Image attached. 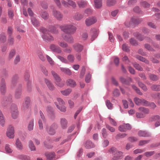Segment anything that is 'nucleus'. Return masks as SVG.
I'll list each match as a JSON object with an SVG mask.
<instances>
[{"label":"nucleus","instance_id":"nucleus-1","mask_svg":"<svg viewBox=\"0 0 160 160\" xmlns=\"http://www.w3.org/2000/svg\"><path fill=\"white\" fill-rule=\"evenodd\" d=\"M59 27L62 31L68 34H74L77 30L76 27L70 24L61 25Z\"/></svg>","mask_w":160,"mask_h":160},{"label":"nucleus","instance_id":"nucleus-2","mask_svg":"<svg viewBox=\"0 0 160 160\" xmlns=\"http://www.w3.org/2000/svg\"><path fill=\"white\" fill-rule=\"evenodd\" d=\"M108 152L113 154V157L112 159L113 160H118L122 157V152L118 151L114 147L111 148Z\"/></svg>","mask_w":160,"mask_h":160},{"label":"nucleus","instance_id":"nucleus-3","mask_svg":"<svg viewBox=\"0 0 160 160\" xmlns=\"http://www.w3.org/2000/svg\"><path fill=\"white\" fill-rule=\"evenodd\" d=\"M51 73L55 79V83L56 85L60 87H62L64 86V83L61 81V80L59 76L54 71H52Z\"/></svg>","mask_w":160,"mask_h":160},{"label":"nucleus","instance_id":"nucleus-4","mask_svg":"<svg viewBox=\"0 0 160 160\" xmlns=\"http://www.w3.org/2000/svg\"><path fill=\"white\" fill-rule=\"evenodd\" d=\"M57 99L59 104L58 105L57 104V102H55L57 108L61 111L65 112L66 111V108L64 106V102L61 98H58Z\"/></svg>","mask_w":160,"mask_h":160},{"label":"nucleus","instance_id":"nucleus-5","mask_svg":"<svg viewBox=\"0 0 160 160\" xmlns=\"http://www.w3.org/2000/svg\"><path fill=\"white\" fill-rule=\"evenodd\" d=\"M11 113L13 119L17 118L18 116V111L17 105L14 104H12L11 108Z\"/></svg>","mask_w":160,"mask_h":160},{"label":"nucleus","instance_id":"nucleus-6","mask_svg":"<svg viewBox=\"0 0 160 160\" xmlns=\"http://www.w3.org/2000/svg\"><path fill=\"white\" fill-rule=\"evenodd\" d=\"M141 21V19L133 17L131 18V21L129 23L128 21H126L125 22V24L127 27H129L133 24L137 25L139 24Z\"/></svg>","mask_w":160,"mask_h":160},{"label":"nucleus","instance_id":"nucleus-7","mask_svg":"<svg viewBox=\"0 0 160 160\" xmlns=\"http://www.w3.org/2000/svg\"><path fill=\"white\" fill-rule=\"evenodd\" d=\"M40 118L39 119L38 123L39 126V128L40 130H42L43 128V123H44L46 122V120L45 117L41 111L39 112Z\"/></svg>","mask_w":160,"mask_h":160},{"label":"nucleus","instance_id":"nucleus-8","mask_svg":"<svg viewBox=\"0 0 160 160\" xmlns=\"http://www.w3.org/2000/svg\"><path fill=\"white\" fill-rule=\"evenodd\" d=\"M7 87L4 78L1 79L0 85V92L2 95H4L6 92Z\"/></svg>","mask_w":160,"mask_h":160},{"label":"nucleus","instance_id":"nucleus-9","mask_svg":"<svg viewBox=\"0 0 160 160\" xmlns=\"http://www.w3.org/2000/svg\"><path fill=\"white\" fill-rule=\"evenodd\" d=\"M30 102V98H29L27 97L25 98L22 107V109L23 111H25L28 109Z\"/></svg>","mask_w":160,"mask_h":160},{"label":"nucleus","instance_id":"nucleus-10","mask_svg":"<svg viewBox=\"0 0 160 160\" xmlns=\"http://www.w3.org/2000/svg\"><path fill=\"white\" fill-rule=\"evenodd\" d=\"M131 128V127L128 123L123 124L118 127V130L121 132H125L127 130H130Z\"/></svg>","mask_w":160,"mask_h":160},{"label":"nucleus","instance_id":"nucleus-11","mask_svg":"<svg viewBox=\"0 0 160 160\" xmlns=\"http://www.w3.org/2000/svg\"><path fill=\"white\" fill-rule=\"evenodd\" d=\"M52 15L58 20L61 21L63 18V14L59 11L56 10H53L52 11Z\"/></svg>","mask_w":160,"mask_h":160},{"label":"nucleus","instance_id":"nucleus-12","mask_svg":"<svg viewBox=\"0 0 160 160\" xmlns=\"http://www.w3.org/2000/svg\"><path fill=\"white\" fill-rule=\"evenodd\" d=\"M6 134L7 136L10 138H14V129L13 127L10 126L8 127Z\"/></svg>","mask_w":160,"mask_h":160},{"label":"nucleus","instance_id":"nucleus-13","mask_svg":"<svg viewBox=\"0 0 160 160\" xmlns=\"http://www.w3.org/2000/svg\"><path fill=\"white\" fill-rule=\"evenodd\" d=\"M134 101L135 104L138 106L141 105L145 106L148 105V101L144 99H140L137 98H134Z\"/></svg>","mask_w":160,"mask_h":160},{"label":"nucleus","instance_id":"nucleus-14","mask_svg":"<svg viewBox=\"0 0 160 160\" xmlns=\"http://www.w3.org/2000/svg\"><path fill=\"white\" fill-rule=\"evenodd\" d=\"M97 21L96 17H89L85 20V23L88 26H90L95 23Z\"/></svg>","mask_w":160,"mask_h":160},{"label":"nucleus","instance_id":"nucleus-15","mask_svg":"<svg viewBox=\"0 0 160 160\" xmlns=\"http://www.w3.org/2000/svg\"><path fill=\"white\" fill-rule=\"evenodd\" d=\"M50 49L53 52L58 53H61L62 52L61 48L59 46L54 44L50 45Z\"/></svg>","mask_w":160,"mask_h":160},{"label":"nucleus","instance_id":"nucleus-16","mask_svg":"<svg viewBox=\"0 0 160 160\" xmlns=\"http://www.w3.org/2000/svg\"><path fill=\"white\" fill-rule=\"evenodd\" d=\"M90 32L92 35L91 39L92 41H93L97 38L98 36V30L94 28H92L90 30Z\"/></svg>","mask_w":160,"mask_h":160},{"label":"nucleus","instance_id":"nucleus-17","mask_svg":"<svg viewBox=\"0 0 160 160\" xmlns=\"http://www.w3.org/2000/svg\"><path fill=\"white\" fill-rule=\"evenodd\" d=\"M29 74L28 72H26L25 73L24 78L26 81H27V89L29 91L31 89V82L29 80Z\"/></svg>","mask_w":160,"mask_h":160},{"label":"nucleus","instance_id":"nucleus-18","mask_svg":"<svg viewBox=\"0 0 160 160\" xmlns=\"http://www.w3.org/2000/svg\"><path fill=\"white\" fill-rule=\"evenodd\" d=\"M45 154L47 159L48 160H51L53 159L56 160L59 158L58 157L56 158L55 154L54 152H46L45 153Z\"/></svg>","mask_w":160,"mask_h":160},{"label":"nucleus","instance_id":"nucleus-19","mask_svg":"<svg viewBox=\"0 0 160 160\" xmlns=\"http://www.w3.org/2000/svg\"><path fill=\"white\" fill-rule=\"evenodd\" d=\"M60 124L62 129H66L67 127L68 121L64 118H62L60 120Z\"/></svg>","mask_w":160,"mask_h":160},{"label":"nucleus","instance_id":"nucleus-20","mask_svg":"<svg viewBox=\"0 0 160 160\" xmlns=\"http://www.w3.org/2000/svg\"><path fill=\"white\" fill-rule=\"evenodd\" d=\"M42 37L43 39L46 41L50 42L54 40L53 37L50 35L42 34Z\"/></svg>","mask_w":160,"mask_h":160},{"label":"nucleus","instance_id":"nucleus-21","mask_svg":"<svg viewBox=\"0 0 160 160\" xmlns=\"http://www.w3.org/2000/svg\"><path fill=\"white\" fill-rule=\"evenodd\" d=\"M138 135L142 137H149L151 136V134L146 131L140 130L138 131Z\"/></svg>","mask_w":160,"mask_h":160},{"label":"nucleus","instance_id":"nucleus-22","mask_svg":"<svg viewBox=\"0 0 160 160\" xmlns=\"http://www.w3.org/2000/svg\"><path fill=\"white\" fill-rule=\"evenodd\" d=\"M120 80L122 83L126 84H128L132 82L131 79L129 77L125 79L122 77H121L120 78Z\"/></svg>","mask_w":160,"mask_h":160},{"label":"nucleus","instance_id":"nucleus-23","mask_svg":"<svg viewBox=\"0 0 160 160\" xmlns=\"http://www.w3.org/2000/svg\"><path fill=\"white\" fill-rule=\"evenodd\" d=\"M62 37L64 40L68 43H72L73 42V39L72 36L67 37L66 35L64 34L62 35Z\"/></svg>","mask_w":160,"mask_h":160},{"label":"nucleus","instance_id":"nucleus-24","mask_svg":"<svg viewBox=\"0 0 160 160\" xmlns=\"http://www.w3.org/2000/svg\"><path fill=\"white\" fill-rule=\"evenodd\" d=\"M56 26H58V25L55 26H51L48 28V31L53 33L56 34L58 33V30L56 28Z\"/></svg>","mask_w":160,"mask_h":160},{"label":"nucleus","instance_id":"nucleus-25","mask_svg":"<svg viewBox=\"0 0 160 160\" xmlns=\"http://www.w3.org/2000/svg\"><path fill=\"white\" fill-rule=\"evenodd\" d=\"M73 47L74 49L78 52H81L83 49L82 46L78 43H76L73 45Z\"/></svg>","mask_w":160,"mask_h":160},{"label":"nucleus","instance_id":"nucleus-26","mask_svg":"<svg viewBox=\"0 0 160 160\" xmlns=\"http://www.w3.org/2000/svg\"><path fill=\"white\" fill-rule=\"evenodd\" d=\"M21 86L20 85L19 87L16 89L15 91V97L17 99L21 98Z\"/></svg>","mask_w":160,"mask_h":160},{"label":"nucleus","instance_id":"nucleus-27","mask_svg":"<svg viewBox=\"0 0 160 160\" xmlns=\"http://www.w3.org/2000/svg\"><path fill=\"white\" fill-rule=\"evenodd\" d=\"M84 146L86 148H91L95 146L94 144L90 140L87 141L84 145Z\"/></svg>","mask_w":160,"mask_h":160},{"label":"nucleus","instance_id":"nucleus-28","mask_svg":"<svg viewBox=\"0 0 160 160\" xmlns=\"http://www.w3.org/2000/svg\"><path fill=\"white\" fill-rule=\"evenodd\" d=\"M45 82L47 85V87L50 90H53L54 89V87L52 83L49 80L45 79Z\"/></svg>","mask_w":160,"mask_h":160},{"label":"nucleus","instance_id":"nucleus-29","mask_svg":"<svg viewBox=\"0 0 160 160\" xmlns=\"http://www.w3.org/2000/svg\"><path fill=\"white\" fill-rule=\"evenodd\" d=\"M79 7L80 8H84L88 4L87 1L84 0H81L77 2Z\"/></svg>","mask_w":160,"mask_h":160},{"label":"nucleus","instance_id":"nucleus-30","mask_svg":"<svg viewBox=\"0 0 160 160\" xmlns=\"http://www.w3.org/2000/svg\"><path fill=\"white\" fill-rule=\"evenodd\" d=\"M31 21L33 25L35 27H37L39 26V22L36 18L32 16L31 18Z\"/></svg>","mask_w":160,"mask_h":160},{"label":"nucleus","instance_id":"nucleus-31","mask_svg":"<svg viewBox=\"0 0 160 160\" xmlns=\"http://www.w3.org/2000/svg\"><path fill=\"white\" fill-rule=\"evenodd\" d=\"M60 70L61 71L69 76L71 75L72 74L71 70L68 68L61 67Z\"/></svg>","mask_w":160,"mask_h":160},{"label":"nucleus","instance_id":"nucleus-32","mask_svg":"<svg viewBox=\"0 0 160 160\" xmlns=\"http://www.w3.org/2000/svg\"><path fill=\"white\" fill-rule=\"evenodd\" d=\"M67 58V60L68 61V64L69 63H73L75 59L74 55L72 54L68 55Z\"/></svg>","mask_w":160,"mask_h":160},{"label":"nucleus","instance_id":"nucleus-33","mask_svg":"<svg viewBox=\"0 0 160 160\" xmlns=\"http://www.w3.org/2000/svg\"><path fill=\"white\" fill-rule=\"evenodd\" d=\"M67 84L71 87H74L76 85V82L73 80L69 79L67 81Z\"/></svg>","mask_w":160,"mask_h":160},{"label":"nucleus","instance_id":"nucleus-34","mask_svg":"<svg viewBox=\"0 0 160 160\" xmlns=\"http://www.w3.org/2000/svg\"><path fill=\"white\" fill-rule=\"evenodd\" d=\"M133 35L140 41H142L144 39V37L138 32L134 33Z\"/></svg>","mask_w":160,"mask_h":160},{"label":"nucleus","instance_id":"nucleus-35","mask_svg":"<svg viewBox=\"0 0 160 160\" xmlns=\"http://www.w3.org/2000/svg\"><path fill=\"white\" fill-rule=\"evenodd\" d=\"M94 6L97 8H101L102 6V0H94Z\"/></svg>","mask_w":160,"mask_h":160},{"label":"nucleus","instance_id":"nucleus-36","mask_svg":"<svg viewBox=\"0 0 160 160\" xmlns=\"http://www.w3.org/2000/svg\"><path fill=\"white\" fill-rule=\"evenodd\" d=\"M41 17L44 20H47L49 18V15L46 11H42L40 13Z\"/></svg>","mask_w":160,"mask_h":160},{"label":"nucleus","instance_id":"nucleus-37","mask_svg":"<svg viewBox=\"0 0 160 160\" xmlns=\"http://www.w3.org/2000/svg\"><path fill=\"white\" fill-rule=\"evenodd\" d=\"M34 127V119H32L31 120L28 126V129L29 131H32L33 130Z\"/></svg>","mask_w":160,"mask_h":160},{"label":"nucleus","instance_id":"nucleus-38","mask_svg":"<svg viewBox=\"0 0 160 160\" xmlns=\"http://www.w3.org/2000/svg\"><path fill=\"white\" fill-rule=\"evenodd\" d=\"M135 57L138 59L142 62H144L147 64H148L149 63V61L143 57L139 55L136 56Z\"/></svg>","mask_w":160,"mask_h":160},{"label":"nucleus","instance_id":"nucleus-39","mask_svg":"<svg viewBox=\"0 0 160 160\" xmlns=\"http://www.w3.org/2000/svg\"><path fill=\"white\" fill-rule=\"evenodd\" d=\"M15 144L16 147L18 149L21 150L22 149L23 147L22 144L21 142L18 139H17L15 143Z\"/></svg>","mask_w":160,"mask_h":160},{"label":"nucleus","instance_id":"nucleus-40","mask_svg":"<svg viewBox=\"0 0 160 160\" xmlns=\"http://www.w3.org/2000/svg\"><path fill=\"white\" fill-rule=\"evenodd\" d=\"M72 91L71 89L68 88L65 90L61 91V92L63 95L67 96Z\"/></svg>","mask_w":160,"mask_h":160},{"label":"nucleus","instance_id":"nucleus-41","mask_svg":"<svg viewBox=\"0 0 160 160\" xmlns=\"http://www.w3.org/2000/svg\"><path fill=\"white\" fill-rule=\"evenodd\" d=\"M151 89L152 90L154 91H160V85H153L151 87Z\"/></svg>","mask_w":160,"mask_h":160},{"label":"nucleus","instance_id":"nucleus-42","mask_svg":"<svg viewBox=\"0 0 160 160\" xmlns=\"http://www.w3.org/2000/svg\"><path fill=\"white\" fill-rule=\"evenodd\" d=\"M57 57L62 62L65 64H68V61L67 60V59L64 57L59 55Z\"/></svg>","mask_w":160,"mask_h":160},{"label":"nucleus","instance_id":"nucleus-43","mask_svg":"<svg viewBox=\"0 0 160 160\" xmlns=\"http://www.w3.org/2000/svg\"><path fill=\"white\" fill-rule=\"evenodd\" d=\"M133 65L134 67L138 71H142L143 70L142 68L138 64L135 62L133 64Z\"/></svg>","mask_w":160,"mask_h":160},{"label":"nucleus","instance_id":"nucleus-44","mask_svg":"<svg viewBox=\"0 0 160 160\" xmlns=\"http://www.w3.org/2000/svg\"><path fill=\"white\" fill-rule=\"evenodd\" d=\"M18 158L22 160H29L30 159L29 157L23 155H20L18 156Z\"/></svg>","mask_w":160,"mask_h":160},{"label":"nucleus","instance_id":"nucleus-45","mask_svg":"<svg viewBox=\"0 0 160 160\" xmlns=\"http://www.w3.org/2000/svg\"><path fill=\"white\" fill-rule=\"evenodd\" d=\"M46 129L49 134L53 135L55 133V131L50 127L49 129L47 127H46Z\"/></svg>","mask_w":160,"mask_h":160},{"label":"nucleus","instance_id":"nucleus-46","mask_svg":"<svg viewBox=\"0 0 160 160\" xmlns=\"http://www.w3.org/2000/svg\"><path fill=\"white\" fill-rule=\"evenodd\" d=\"M83 17V15L82 14L77 13L75 15L74 18L77 20H79L82 19Z\"/></svg>","mask_w":160,"mask_h":160},{"label":"nucleus","instance_id":"nucleus-47","mask_svg":"<svg viewBox=\"0 0 160 160\" xmlns=\"http://www.w3.org/2000/svg\"><path fill=\"white\" fill-rule=\"evenodd\" d=\"M29 147L31 151H35V147L32 142L31 141H30L29 142Z\"/></svg>","mask_w":160,"mask_h":160},{"label":"nucleus","instance_id":"nucleus-48","mask_svg":"<svg viewBox=\"0 0 160 160\" xmlns=\"http://www.w3.org/2000/svg\"><path fill=\"white\" fill-rule=\"evenodd\" d=\"M140 111L142 112L145 114H148L149 112V110L148 109L143 107H140L138 108Z\"/></svg>","mask_w":160,"mask_h":160},{"label":"nucleus","instance_id":"nucleus-49","mask_svg":"<svg viewBox=\"0 0 160 160\" xmlns=\"http://www.w3.org/2000/svg\"><path fill=\"white\" fill-rule=\"evenodd\" d=\"M58 44L60 47L63 48H65L68 46V44L64 42L59 41L58 42Z\"/></svg>","mask_w":160,"mask_h":160},{"label":"nucleus","instance_id":"nucleus-50","mask_svg":"<svg viewBox=\"0 0 160 160\" xmlns=\"http://www.w3.org/2000/svg\"><path fill=\"white\" fill-rule=\"evenodd\" d=\"M65 48L63 50V52H65L68 53H70L72 52V49L71 47H68V46L67 47Z\"/></svg>","mask_w":160,"mask_h":160},{"label":"nucleus","instance_id":"nucleus-51","mask_svg":"<svg viewBox=\"0 0 160 160\" xmlns=\"http://www.w3.org/2000/svg\"><path fill=\"white\" fill-rule=\"evenodd\" d=\"M6 40V37L5 33H2L0 35V42H5Z\"/></svg>","mask_w":160,"mask_h":160},{"label":"nucleus","instance_id":"nucleus-52","mask_svg":"<svg viewBox=\"0 0 160 160\" xmlns=\"http://www.w3.org/2000/svg\"><path fill=\"white\" fill-rule=\"evenodd\" d=\"M5 149L7 152L8 153H11L12 151V150L10 148V145L8 144L6 145Z\"/></svg>","mask_w":160,"mask_h":160},{"label":"nucleus","instance_id":"nucleus-53","mask_svg":"<svg viewBox=\"0 0 160 160\" xmlns=\"http://www.w3.org/2000/svg\"><path fill=\"white\" fill-rule=\"evenodd\" d=\"M116 2V0H107V5L109 6H110L114 5Z\"/></svg>","mask_w":160,"mask_h":160},{"label":"nucleus","instance_id":"nucleus-54","mask_svg":"<svg viewBox=\"0 0 160 160\" xmlns=\"http://www.w3.org/2000/svg\"><path fill=\"white\" fill-rule=\"evenodd\" d=\"M138 84L139 86L144 91H146L147 90V88L146 87V86L142 82H139Z\"/></svg>","mask_w":160,"mask_h":160},{"label":"nucleus","instance_id":"nucleus-55","mask_svg":"<svg viewBox=\"0 0 160 160\" xmlns=\"http://www.w3.org/2000/svg\"><path fill=\"white\" fill-rule=\"evenodd\" d=\"M106 104L107 108L109 109H111L112 108V104L109 100H107L106 101Z\"/></svg>","mask_w":160,"mask_h":160},{"label":"nucleus","instance_id":"nucleus-56","mask_svg":"<svg viewBox=\"0 0 160 160\" xmlns=\"http://www.w3.org/2000/svg\"><path fill=\"white\" fill-rule=\"evenodd\" d=\"M66 0L68 2V5H69L73 8H74L76 7V4L72 0Z\"/></svg>","mask_w":160,"mask_h":160},{"label":"nucleus","instance_id":"nucleus-57","mask_svg":"<svg viewBox=\"0 0 160 160\" xmlns=\"http://www.w3.org/2000/svg\"><path fill=\"white\" fill-rule=\"evenodd\" d=\"M38 56L40 59L42 61L45 60V58L44 57L43 53L41 52L38 53Z\"/></svg>","mask_w":160,"mask_h":160},{"label":"nucleus","instance_id":"nucleus-58","mask_svg":"<svg viewBox=\"0 0 160 160\" xmlns=\"http://www.w3.org/2000/svg\"><path fill=\"white\" fill-rule=\"evenodd\" d=\"M46 58L47 60L51 65H53L54 64V62L52 59L48 55H46Z\"/></svg>","mask_w":160,"mask_h":160},{"label":"nucleus","instance_id":"nucleus-59","mask_svg":"<svg viewBox=\"0 0 160 160\" xmlns=\"http://www.w3.org/2000/svg\"><path fill=\"white\" fill-rule=\"evenodd\" d=\"M147 105H145L146 106H149L152 108L154 109L156 107V105L154 102H149L148 101Z\"/></svg>","mask_w":160,"mask_h":160},{"label":"nucleus","instance_id":"nucleus-60","mask_svg":"<svg viewBox=\"0 0 160 160\" xmlns=\"http://www.w3.org/2000/svg\"><path fill=\"white\" fill-rule=\"evenodd\" d=\"M15 50L14 49L12 50L9 54V59L12 58L15 54Z\"/></svg>","mask_w":160,"mask_h":160},{"label":"nucleus","instance_id":"nucleus-61","mask_svg":"<svg viewBox=\"0 0 160 160\" xmlns=\"http://www.w3.org/2000/svg\"><path fill=\"white\" fill-rule=\"evenodd\" d=\"M108 118L109 120L110 123L114 126H116L117 123L113 119L111 118L110 117H108Z\"/></svg>","mask_w":160,"mask_h":160},{"label":"nucleus","instance_id":"nucleus-62","mask_svg":"<svg viewBox=\"0 0 160 160\" xmlns=\"http://www.w3.org/2000/svg\"><path fill=\"white\" fill-rule=\"evenodd\" d=\"M150 119L152 121H156L160 119V116L159 115H155L151 117Z\"/></svg>","mask_w":160,"mask_h":160},{"label":"nucleus","instance_id":"nucleus-63","mask_svg":"<svg viewBox=\"0 0 160 160\" xmlns=\"http://www.w3.org/2000/svg\"><path fill=\"white\" fill-rule=\"evenodd\" d=\"M132 88L134 89L136 92L139 95H142V93L140 91L139 89L137 87L135 86L132 85Z\"/></svg>","mask_w":160,"mask_h":160},{"label":"nucleus","instance_id":"nucleus-64","mask_svg":"<svg viewBox=\"0 0 160 160\" xmlns=\"http://www.w3.org/2000/svg\"><path fill=\"white\" fill-rule=\"evenodd\" d=\"M130 43L132 45H136L138 44V42L136 40L133 38H131L130 39Z\"/></svg>","mask_w":160,"mask_h":160}]
</instances>
